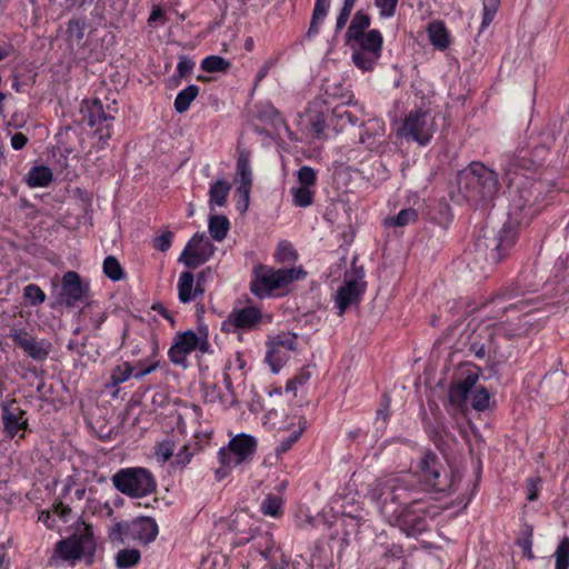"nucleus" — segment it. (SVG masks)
<instances>
[{
	"instance_id": "nucleus-1",
	"label": "nucleus",
	"mask_w": 569,
	"mask_h": 569,
	"mask_svg": "<svg viewBox=\"0 0 569 569\" xmlns=\"http://www.w3.org/2000/svg\"><path fill=\"white\" fill-rule=\"evenodd\" d=\"M413 486L408 476L388 475L375 479L367 486V496L386 516L400 521V527L408 535H417L426 529L421 517H411L407 507L412 499Z\"/></svg>"
},
{
	"instance_id": "nucleus-2",
	"label": "nucleus",
	"mask_w": 569,
	"mask_h": 569,
	"mask_svg": "<svg viewBox=\"0 0 569 569\" xmlns=\"http://www.w3.org/2000/svg\"><path fill=\"white\" fill-rule=\"evenodd\" d=\"M510 213L519 224H528L547 204L551 192L550 183L533 181L525 176L516 174L508 181Z\"/></svg>"
},
{
	"instance_id": "nucleus-3",
	"label": "nucleus",
	"mask_w": 569,
	"mask_h": 569,
	"mask_svg": "<svg viewBox=\"0 0 569 569\" xmlns=\"http://www.w3.org/2000/svg\"><path fill=\"white\" fill-rule=\"evenodd\" d=\"M460 193L476 204L490 202L498 192L497 174L480 162H472L458 174Z\"/></svg>"
},
{
	"instance_id": "nucleus-4",
	"label": "nucleus",
	"mask_w": 569,
	"mask_h": 569,
	"mask_svg": "<svg viewBox=\"0 0 569 569\" xmlns=\"http://www.w3.org/2000/svg\"><path fill=\"white\" fill-rule=\"evenodd\" d=\"M256 450L257 440L252 436L241 433L233 437L228 447L219 451L221 467L216 470L217 478L223 479L232 468L250 461Z\"/></svg>"
},
{
	"instance_id": "nucleus-5",
	"label": "nucleus",
	"mask_w": 569,
	"mask_h": 569,
	"mask_svg": "<svg viewBox=\"0 0 569 569\" xmlns=\"http://www.w3.org/2000/svg\"><path fill=\"white\" fill-rule=\"evenodd\" d=\"M96 550V541L92 528L89 525H82L76 532L56 545V553L64 561L74 563L81 558H87L91 562Z\"/></svg>"
},
{
	"instance_id": "nucleus-6",
	"label": "nucleus",
	"mask_w": 569,
	"mask_h": 569,
	"mask_svg": "<svg viewBox=\"0 0 569 569\" xmlns=\"http://www.w3.org/2000/svg\"><path fill=\"white\" fill-rule=\"evenodd\" d=\"M418 472L429 489L450 493L456 490L460 477L448 472L439 462L436 455L425 453L418 463Z\"/></svg>"
},
{
	"instance_id": "nucleus-7",
	"label": "nucleus",
	"mask_w": 569,
	"mask_h": 569,
	"mask_svg": "<svg viewBox=\"0 0 569 569\" xmlns=\"http://www.w3.org/2000/svg\"><path fill=\"white\" fill-rule=\"evenodd\" d=\"M347 44L352 49L353 63L362 71H371L381 57L382 34L378 30H369Z\"/></svg>"
},
{
	"instance_id": "nucleus-8",
	"label": "nucleus",
	"mask_w": 569,
	"mask_h": 569,
	"mask_svg": "<svg viewBox=\"0 0 569 569\" xmlns=\"http://www.w3.org/2000/svg\"><path fill=\"white\" fill-rule=\"evenodd\" d=\"M253 539L250 557L253 562L264 561L263 569H288L289 561L283 551L276 546L271 533L263 532L257 537H244L239 539V543Z\"/></svg>"
},
{
	"instance_id": "nucleus-9",
	"label": "nucleus",
	"mask_w": 569,
	"mask_h": 569,
	"mask_svg": "<svg viewBox=\"0 0 569 569\" xmlns=\"http://www.w3.org/2000/svg\"><path fill=\"white\" fill-rule=\"evenodd\" d=\"M306 272L302 268L273 269L261 267L256 281L251 284L252 292L258 297L270 295L273 290L284 288L289 283L303 278Z\"/></svg>"
},
{
	"instance_id": "nucleus-10",
	"label": "nucleus",
	"mask_w": 569,
	"mask_h": 569,
	"mask_svg": "<svg viewBox=\"0 0 569 569\" xmlns=\"http://www.w3.org/2000/svg\"><path fill=\"white\" fill-rule=\"evenodd\" d=\"M113 486L131 497H143L156 489L152 475L143 468L121 469L112 477Z\"/></svg>"
},
{
	"instance_id": "nucleus-11",
	"label": "nucleus",
	"mask_w": 569,
	"mask_h": 569,
	"mask_svg": "<svg viewBox=\"0 0 569 569\" xmlns=\"http://www.w3.org/2000/svg\"><path fill=\"white\" fill-rule=\"evenodd\" d=\"M363 277L362 267L352 266V269L346 272L343 284L336 293V306L339 316H342L347 309L358 307L360 303L367 284Z\"/></svg>"
},
{
	"instance_id": "nucleus-12",
	"label": "nucleus",
	"mask_w": 569,
	"mask_h": 569,
	"mask_svg": "<svg viewBox=\"0 0 569 569\" xmlns=\"http://www.w3.org/2000/svg\"><path fill=\"white\" fill-rule=\"evenodd\" d=\"M436 130L435 117L422 110L410 111L399 129V134L416 141L420 146L430 142Z\"/></svg>"
},
{
	"instance_id": "nucleus-13",
	"label": "nucleus",
	"mask_w": 569,
	"mask_h": 569,
	"mask_svg": "<svg viewBox=\"0 0 569 569\" xmlns=\"http://www.w3.org/2000/svg\"><path fill=\"white\" fill-rule=\"evenodd\" d=\"M515 217L509 212L508 221L495 238L486 239L485 247L488 249L487 258L492 262H499L517 239V227H520Z\"/></svg>"
},
{
	"instance_id": "nucleus-14",
	"label": "nucleus",
	"mask_w": 569,
	"mask_h": 569,
	"mask_svg": "<svg viewBox=\"0 0 569 569\" xmlns=\"http://www.w3.org/2000/svg\"><path fill=\"white\" fill-rule=\"evenodd\" d=\"M213 252L214 246L206 238L204 233H196L181 252L179 262L188 268H197L208 261Z\"/></svg>"
},
{
	"instance_id": "nucleus-15",
	"label": "nucleus",
	"mask_w": 569,
	"mask_h": 569,
	"mask_svg": "<svg viewBox=\"0 0 569 569\" xmlns=\"http://www.w3.org/2000/svg\"><path fill=\"white\" fill-rule=\"evenodd\" d=\"M87 291L88 286L82 283L80 276L76 271H68L62 277L59 303L72 308L86 297Z\"/></svg>"
},
{
	"instance_id": "nucleus-16",
	"label": "nucleus",
	"mask_w": 569,
	"mask_h": 569,
	"mask_svg": "<svg viewBox=\"0 0 569 569\" xmlns=\"http://www.w3.org/2000/svg\"><path fill=\"white\" fill-rule=\"evenodd\" d=\"M296 341L297 336L290 332L280 333L272 338L267 359L274 372L279 370L283 361L288 358V352L296 349Z\"/></svg>"
},
{
	"instance_id": "nucleus-17",
	"label": "nucleus",
	"mask_w": 569,
	"mask_h": 569,
	"mask_svg": "<svg viewBox=\"0 0 569 569\" xmlns=\"http://www.w3.org/2000/svg\"><path fill=\"white\" fill-rule=\"evenodd\" d=\"M13 342L19 346L30 358L34 360H43L49 356L50 343L46 341H37L24 329H14L10 333Z\"/></svg>"
},
{
	"instance_id": "nucleus-18",
	"label": "nucleus",
	"mask_w": 569,
	"mask_h": 569,
	"mask_svg": "<svg viewBox=\"0 0 569 569\" xmlns=\"http://www.w3.org/2000/svg\"><path fill=\"white\" fill-rule=\"evenodd\" d=\"M261 312L256 307H246L232 311L228 319L222 322V330L230 333L238 329H251L260 320Z\"/></svg>"
},
{
	"instance_id": "nucleus-19",
	"label": "nucleus",
	"mask_w": 569,
	"mask_h": 569,
	"mask_svg": "<svg viewBox=\"0 0 569 569\" xmlns=\"http://www.w3.org/2000/svg\"><path fill=\"white\" fill-rule=\"evenodd\" d=\"M199 345V337L193 331L178 335L169 350V357L176 365H184L187 356Z\"/></svg>"
},
{
	"instance_id": "nucleus-20",
	"label": "nucleus",
	"mask_w": 569,
	"mask_h": 569,
	"mask_svg": "<svg viewBox=\"0 0 569 569\" xmlns=\"http://www.w3.org/2000/svg\"><path fill=\"white\" fill-rule=\"evenodd\" d=\"M24 411L11 401L2 408V420L6 431L14 437L19 430L26 429L28 426L27 419H23Z\"/></svg>"
},
{
	"instance_id": "nucleus-21",
	"label": "nucleus",
	"mask_w": 569,
	"mask_h": 569,
	"mask_svg": "<svg viewBox=\"0 0 569 569\" xmlns=\"http://www.w3.org/2000/svg\"><path fill=\"white\" fill-rule=\"evenodd\" d=\"M130 533L133 538L144 543L153 541L158 535V526L156 521L148 517L134 520L130 525Z\"/></svg>"
},
{
	"instance_id": "nucleus-22",
	"label": "nucleus",
	"mask_w": 569,
	"mask_h": 569,
	"mask_svg": "<svg viewBox=\"0 0 569 569\" xmlns=\"http://www.w3.org/2000/svg\"><path fill=\"white\" fill-rule=\"evenodd\" d=\"M477 380L478 376L470 373L463 380L452 385L449 390L450 402L457 407H461L467 400L471 389L476 386Z\"/></svg>"
},
{
	"instance_id": "nucleus-23",
	"label": "nucleus",
	"mask_w": 569,
	"mask_h": 569,
	"mask_svg": "<svg viewBox=\"0 0 569 569\" xmlns=\"http://www.w3.org/2000/svg\"><path fill=\"white\" fill-rule=\"evenodd\" d=\"M237 174L240 179V187L238 191L243 193L246 200L249 198V191L252 183L251 168L249 163V157L246 153H240L237 162Z\"/></svg>"
},
{
	"instance_id": "nucleus-24",
	"label": "nucleus",
	"mask_w": 569,
	"mask_h": 569,
	"mask_svg": "<svg viewBox=\"0 0 569 569\" xmlns=\"http://www.w3.org/2000/svg\"><path fill=\"white\" fill-rule=\"evenodd\" d=\"M369 27H370V17L362 10L357 11L351 20L350 26L348 27L347 32H346V43H351L353 38L366 34L368 32L366 30Z\"/></svg>"
},
{
	"instance_id": "nucleus-25",
	"label": "nucleus",
	"mask_w": 569,
	"mask_h": 569,
	"mask_svg": "<svg viewBox=\"0 0 569 569\" xmlns=\"http://www.w3.org/2000/svg\"><path fill=\"white\" fill-rule=\"evenodd\" d=\"M86 119L90 127L98 126L99 128L106 123V128L109 127L108 122L112 121L114 117L107 113L99 100L92 101L87 108Z\"/></svg>"
},
{
	"instance_id": "nucleus-26",
	"label": "nucleus",
	"mask_w": 569,
	"mask_h": 569,
	"mask_svg": "<svg viewBox=\"0 0 569 569\" xmlns=\"http://www.w3.org/2000/svg\"><path fill=\"white\" fill-rule=\"evenodd\" d=\"M52 181V171L46 166H37L29 170L26 182L31 188H44Z\"/></svg>"
},
{
	"instance_id": "nucleus-27",
	"label": "nucleus",
	"mask_w": 569,
	"mask_h": 569,
	"mask_svg": "<svg viewBox=\"0 0 569 569\" xmlns=\"http://www.w3.org/2000/svg\"><path fill=\"white\" fill-rule=\"evenodd\" d=\"M200 293H196L194 277L190 271L180 274L178 281V297L183 303L194 300Z\"/></svg>"
},
{
	"instance_id": "nucleus-28",
	"label": "nucleus",
	"mask_w": 569,
	"mask_h": 569,
	"mask_svg": "<svg viewBox=\"0 0 569 569\" xmlns=\"http://www.w3.org/2000/svg\"><path fill=\"white\" fill-rule=\"evenodd\" d=\"M230 189L231 184L226 180H217L211 184L209 190V204L211 210L214 209V206L223 207L226 204Z\"/></svg>"
},
{
	"instance_id": "nucleus-29",
	"label": "nucleus",
	"mask_w": 569,
	"mask_h": 569,
	"mask_svg": "<svg viewBox=\"0 0 569 569\" xmlns=\"http://www.w3.org/2000/svg\"><path fill=\"white\" fill-rule=\"evenodd\" d=\"M428 34L431 43L439 48L446 49L449 46V33L441 21H433L428 26Z\"/></svg>"
},
{
	"instance_id": "nucleus-30",
	"label": "nucleus",
	"mask_w": 569,
	"mask_h": 569,
	"mask_svg": "<svg viewBox=\"0 0 569 569\" xmlns=\"http://www.w3.org/2000/svg\"><path fill=\"white\" fill-rule=\"evenodd\" d=\"M331 0H316L310 27L308 30V37L317 34L319 32L320 24L325 20L328 10L330 8Z\"/></svg>"
},
{
	"instance_id": "nucleus-31",
	"label": "nucleus",
	"mask_w": 569,
	"mask_h": 569,
	"mask_svg": "<svg viewBox=\"0 0 569 569\" xmlns=\"http://www.w3.org/2000/svg\"><path fill=\"white\" fill-rule=\"evenodd\" d=\"M198 94H199V87L196 84H190L187 88H184L183 90H181L177 94L174 103H173L176 111L178 113L186 112L189 109L191 102L197 98Z\"/></svg>"
},
{
	"instance_id": "nucleus-32",
	"label": "nucleus",
	"mask_w": 569,
	"mask_h": 569,
	"mask_svg": "<svg viewBox=\"0 0 569 569\" xmlns=\"http://www.w3.org/2000/svg\"><path fill=\"white\" fill-rule=\"evenodd\" d=\"M229 227V220L224 216L214 214L209 218V232L217 241H222L227 237Z\"/></svg>"
},
{
	"instance_id": "nucleus-33",
	"label": "nucleus",
	"mask_w": 569,
	"mask_h": 569,
	"mask_svg": "<svg viewBox=\"0 0 569 569\" xmlns=\"http://www.w3.org/2000/svg\"><path fill=\"white\" fill-rule=\"evenodd\" d=\"M140 560V552L137 549H123L117 553L116 563L118 568L124 569L137 565Z\"/></svg>"
},
{
	"instance_id": "nucleus-34",
	"label": "nucleus",
	"mask_w": 569,
	"mask_h": 569,
	"mask_svg": "<svg viewBox=\"0 0 569 569\" xmlns=\"http://www.w3.org/2000/svg\"><path fill=\"white\" fill-rule=\"evenodd\" d=\"M103 272L109 279L113 281H119L124 277V272L121 264L113 256H108L104 259Z\"/></svg>"
},
{
	"instance_id": "nucleus-35",
	"label": "nucleus",
	"mask_w": 569,
	"mask_h": 569,
	"mask_svg": "<svg viewBox=\"0 0 569 569\" xmlns=\"http://www.w3.org/2000/svg\"><path fill=\"white\" fill-rule=\"evenodd\" d=\"M23 298L30 306L34 307L46 301V293L38 284L30 283L23 289Z\"/></svg>"
},
{
	"instance_id": "nucleus-36",
	"label": "nucleus",
	"mask_w": 569,
	"mask_h": 569,
	"mask_svg": "<svg viewBox=\"0 0 569 569\" xmlns=\"http://www.w3.org/2000/svg\"><path fill=\"white\" fill-rule=\"evenodd\" d=\"M230 62L219 56H209L202 60L201 68L207 72L227 71Z\"/></svg>"
},
{
	"instance_id": "nucleus-37",
	"label": "nucleus",
	"mask_w": 569,
	"mask_h": 569,
	"mask_svg": "<svg viewBox=\"0 0 569 569\" xmlns=\"http://www.w3.org/2000/svg\"><path fill=\"white\" fill-rule=\"evenodd\" d=\"M293 203L297 207H309L313 201L315 190L305 187H298L291 189Z\"/></svg>"
},
{
	"instance_id": "nucleus-38",
	"label": "nucleus",
	"mask_w": 569,
	"mask_h": 569,
	"mask_svg": "<svg viewBox=\"0 0 569 569\" xmlns=\"http://www.w3.org/2000/svg\"><path fill=\"white\" fill-rule=\"evenodd\" d=\"M556 569H568L569 567V537H565L555 552Z\"/></svg>"
},
{
	"instance_id": "nucleus-39",
	"label": "nucleus",
	"mask_w": 569,
	"mask_h": 569,
	"mask_svg": "<svg viewBox=\"0 0 569 569\" xmlns=\"http://www.w3.org/2000/svg\"><path fill=\"white\" fill-rule=\"evenodd\" d=\"M176 441L168 437L156 446L154 455L161 462H167L173 455Z\"/></svg>"
},
{
	"instance_id": "nucleus-40",
	"label": "nucleus",
	"mask_w": 569,
	"mask_h": 569,
	"mask_svg": "<svg viewBox=\"0 0 569 569\" xmlns=\"http://www.w3.org/2000/svg\"><path fill=\"white\" fill-rule=\"evenodd\" d=\"M483 11H482V21H481V30L489 27L492 22L499 7L500 0H483Z\"/></svg>"
},
{
	"instance_id": "nucleus-41",
	"label": "nucleus",
	"mask_w": 569,
	"mask_h": 569,
	"mask_svg": "<svg viewBox=\"0 0 569 569\" xmlns=\"http://www.w3.org/2000/svg\"><path fill=\"white\" fill-rule=\"evenodd\" d=\"M281 499L277 496L269 495L261 502V511L263 515L277 517L281 513Z\"/></svg>"
},
{
	"instance_id": "nucleus-42",
	"label": "nucleus",
	"mask_w": 569,
	"mask_h": 569,
	"mask_svg": "<svg viewBox=\"0 0 569 569\" xmlns=\"http://www.w3.org/2000/svg\"><path fill=\"white\" fill-rule=\"evenodd\" d=\"M133 368L128 362L117 366L111 373L112 385L118 386L119 383L127 381L131 376H133Z\"/></svg>"
},
{
	"instance_id": "nucleus-43",
	"label": "nucleus",
	"mask_w": 569,
	"mask_h": 569,
	"mask_svg": "<svg viewBox=\"0 0 569 569\" xmlns=\"http://www.w3.org/2000/svg\"><path fill=\"white\" fill-rule=\"evenodd\" d=\"M274 257L278 262H292L297 259V253L291 243L281 241L278 244Z\"/></svg>"
},
{
	"instance_id": "nucleus-44",
	"label": "nucleus",
	"mask_w": 569,
	"mask_h": 569,
	"mask_svg": "<svg viewBox=\"0 0 569 569\" xmlns=\"http://www.w3.org/2000/svg\"><path fill=\"white\" fill-rule=\"evenodd\" d=\"M489 399H490V396H489V392L487 391V389L483 387H480V388L476 389L472 393L471 406L473 409H476L478 411H483L489 406Z\"/></svg>"
},
{
	"instance_id": "nucleus-45",
	"label": "nucleus",
	"mask_w": 569,
	"mask_h": 569,
	"mask_svg": "<svg viewBox=\"0 0 569 569\" xmlns=\"http://www.w3.org/2000/svg\"><path fill=\"white\" fill-rule=\"evenodd\" d=\"M417 217V211L409 208L401 210L395 218L387 220V222L397 227H405L411 222H415Z\"/></svg>"
},
{
	"instance_id": "nucleus-46",
	"label": "nucleus",
	"mask_w": 569,
	"mask_h": 569,
	"mask_svg": "<svg viewBox=\"0 0 569 569\" xmlns=\"http://www.w3.org/2000/svg\"><path fill=\"white\" fill-rule=\"evenodd\" d=\"M316 179V171L311 167L303 166L298 170V181L300 183L299 187L313 189Z\"/></svg>"
},
{
	"instance_id": "nucleus-47",
	"label": "nucleus",
	"mask_w": 569,
	"mask_h": 569,
	"mask_svg": "<svg viewBox=\"0 0 569 569\" xmlns=\"http://www.w3.org/2000/svg\"><path fill=\"white\" fill-rule=\"evenodd\" d=\"M335 116L339 119L341 127H343L347 123L352 127L363 123V121L360 120L357 114L347 109H335Z\"/></svg>"
},
{
	"instance_id": "nucleus-48",
	"label": "nucleus",
	"mask_w": 569,
	"mask_h": 569,
	"mask_svg": "<svg viewBox=\"0 0 569 569\" xmlns=\"http://www.w3.org/2000/svg\"><path fill=\"white\" fill-rule=\"evenodd\" d=\"M488 337H489L488 343H479L477 341H473L470 346V350L479 359H483L487 355H490L491 352L496 351L492 340H491V333H489Z\"/></svg>"
},
{
	"instance_id": "nucleus-49",
	"label": "nucleus",
	"mask_w": 569,
	"mask_h": 569,
	"mask_svg": "<svg viewBox=\"0 0 569 569\" xmlns=\"http://www.w3.org/2000/svg\"><path fill=\"white\" fill-rule=\"evenodd\" d=\"M305 428L306 422H303V425L300 426L298 430H295L288 438L283 439L277 448V453L280 455L287 452L293 446V443L298 441Z\"/></svg>"
},
{
	"instance_id": "nucleus-50",
	"label": "nucleus",
	"mask_w": 569,
	"mask_h": 569,
	"mask_svg": "<svg viewBox=\"0 0 569 569\" xmlns=\"http://www.w3.org/2000/svg\"><path fill=\"white\" fill-rule=\"evenodd\" d=\"M353 7H355L353 3L348 2L346 0L343 1V6H342V8L340 10L339 16L337 17L336 32L341 31L346 27Z\"/></svg>"
},
{
	"instance_id": "nucleus-51",
	"label": "nucleus",
	"mask_w": 569,
	"mask_h": 569,
	"mask_svg": "<svg viewBox=\"0 0 569 569\" xmlns=\"http://www.w3.org/2000/svg\"><path fill=\"white\" fill-rule=\"evenodd\" d=\"M375 4L379 9L381 17L390 18L396 12L398 0H376Z\"/></svg>"
},
{
	"instance_id": "nucleus-52",
	"label": "nucleus",
	"mask_w": 569,
	"mask_h": 569,
	"mask_svg": "<svg viewBox=\"0 0 569 569\" xmlns=\"http://www.w3.org/2000/svg\"><path fill=\"white\" fill-rule=\"evenodd\" d=\"M194 451L196 448L192 450L189 445L182 446V448L176 455L174 465L184 468L188 463H190L194 455Z\"/></svg>"
},
{
	"instance_id": "nucleus-53",
	"label": "nucleus",
	"mask_w": 569,
	"mask_h": 569,
	"mask_svg": "<svg viewBox=\"0 0 569 569\" xmlns=\"http://www.w3.org/2000/svg\"><path fill=\"white\" fill-rule=\"evenodd\" d=\"M69 38L81 40L84 33V23L80 20H70L67 28Z\"/></svg>"
},
{
	"instance_id": "nucleus-54",
	"label": "nucleus",
	"mask_w": 569,
	"mask_h": 569,
	"mask_svg": "<svg viewBox=\"0 0 569 569\" xmlns=\"http://www.w3.org/2000/svg\"><path fill=\"white\" fill-rule=\"evenodd\" d=\"M173 233L171 231H164L161 236L153 239V247L159 251L166 252L171 247V240Z\"/></svg>"
},
{
	"instance_id": "nucleus-55",
	"label": "nucleus",
	"mask_w": 569,
	"mask_h": 569,
	"mask_svg": "<svg viewBox=\"0 0 569 569\" xmlns=\"http://www.w3.org/2000/svg\"><path fill=\"white\" fill-rule=\"evenodd\" d=\"M194 62L187 56H181L177 66V72L180 78H184L191 73Z\"/></svg>"
},
{
	"instance_id": "nucleus-56",
	"label": "nucleus",
	"mask_w": 569,
	"mask_h": 569,
	"mask_svg": "<svg viewBox=\"0 0 569 569\" xmlns=\"http://www.w3.org/2000/svg\"><path fill=\"white\" fill-rule=\"evenodd\" d=\"M540 482H541V479L539 477L528 479V481H527V488H528L527 499L529 501H535L538 499Z\"/></svg>"
},
{
	"instance_id": "nucleus-57",
	"label": "nucleus",
	"mask_w": 569,
	"mask_h": 569,
	"mask_svg": "<svg viewBox=\"0 0 569 569\" xmlns=\"http://www.w3.org/2000/svg\"><path fill=\"white\" fill-rule=\"evenodd\" d=\"M211 276V269L207 268L200 271L197 276V284H196V293L203 295L204 292V282Z\"/></svg>"
},
{
	"instance_id": "nucleus-58",
	"label": "nucleus",
	"mask_w": 569,
	"mask_h": 569,
	"mask_svg": "<svg viewBox=\"0 0 569 569\" xmlns=\"http://www.w3.org/2000/svg\"><path fill=\"white\" fill-rule=\"evenodd\" d=\"M371 129L375 131L376 136H380V137L383 136V127L380 124V122L378 120L370 121L369 122V128L367 129L366 134H362L360 137V141L362 143H365V142H367L369 140L370 134H369L368 131L371 130Z\"/></svg>"
},
{
	"instance_id": "nucleus-59",
	"label": "nucleus",
	"mask_w": 569,
	"mask_h": 569,
	"mask_svg": "<svg viewBox=\"0 0 569 569\" xmlns=\"http://www.w3.org/2000/svg\"><path fill=\"white\" fill-rule=\"evenodd\" d=\"M130 532V525L124 522H117L111 529H110V537L112 539H118L122 535H126Z\"/></svg>"
},
{
	"instance_id": "nucleus-60",
	"label": "nucleus",
	"mask_w": 569,
	"mask_h": 569,
	"mask_svg": "<svg viewBox=\"0 0 569 569\" xmlns=\"http://www.w3.org/2000/svg\"><path fill=\"white\" fill-rule=\"evenodd\" d=\"M249 520V516L246 512H239L236 515V517L232 519V529L240 532H244V530L241 529Z\"/></svg>"
},
{
	"instance_id": "nucleus-61",
	"label": "nucleus",
	"mask_w": 569,
	"mask_h": 569,
	"mask_svg": "<svg viewBox=\"0 0 569 569\" xmlns=\"http://www.w3.org/2000/svg\"><path fill=\"white\" fill-rule=\"evenodd\" d=\"M28 142V138L26 134H23L22 132H16L12 137H11V147L14 149V150H20L22 149Z\"/></svg>"
},
{
	"instance_id": "nucleus-62",
	"label": "nucleus",
	"mask_w": 569,
	"mask_h": 569,
	"mask_svg": "<svg viewBox=\"0 0 569 569\" xmlns=\"http://www.w3.org/2000/svg\"><path fill=\"white\" fill-rule=\"evenodd\" d=\"M70 507L62 500L53 505V513L58 515L62 519H66L70 515Z\"/></svg>"
},
{
	"instance_id": "nucleus-63",
	"label": "nucleus",
	"mask_w": 569,
	"mask_h": 569,
	"mask_svg": "<svg viewBox=\"0 0 569 569\" xmlns=\"http://www.w3.org/2000/svg\"><path fill=\"white\" fill-rule=\"evenodd\" d=\"M309 379L308 372H301L300 375L296 376L291 381H289L287 389H295L297 385L302 386L305 385Z\"/></svg>"
},
{
	"instance_id": "nucleus-64",
	"label": "nucleus",
	"mask_w": 569,
	"mask_h": 569,
	"mask_svg": "<svg viewBox=\"0 0 569 569\" xmlns=\"http://www.w3.org/2000/svg\"><path fill=\"white\" fill-rule=\"evenodd\" d=\"M389 407H390V399H389V397L385 396L381 408L378 409V411H377V418L378 419L381 418L383 421H386L389 416Z\"/></svg>"
}]
</instances>
